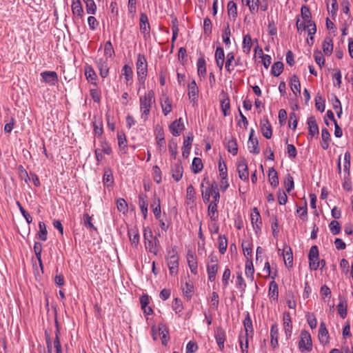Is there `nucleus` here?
Instances as JSON below:
<instances>
[{"label": "nucleus", "instance_id": "1", "mask_svg": "<svg viewBox=\"0 0 353 353\" xmlns=\"http://www.w3.org/2000/svg\"><path fill=\"white\" fill-rule=\"evenodd\" d=\"M155 105V94L152 90L146 92L143 95L139 97V110L141 119L146 121L150 117V111Z\"/></svg>", "mask_w": 353, "mask_h": 353}, {"label": "nucleus", "instance_id": "2", "mask_svg": "<svg viewBox=\"0 0 353 353\" xmlns=\"http://www.w3.org/2000/svg\"><path fill=\"white\" fill-rule=\"evenodd\" d=\"M137 75L139 84L145 88V82L148 74V62L144 54H138L136 62Z\"/></svg>", "mask_w": 353, "mask_h": 353}, {"label": "nucleus", "instance_id": "3", "mask_svg": "<svg viewBox=\"0 0 353 353\" xmlns=\"http://www.w3.org/2000/svg\"><path fill=\"white\" fill-rule=\"evenodd\" d=\"M167 264L170 270V274L173 275L176 274L179 268V256L177 252L172 249L168 253Z\"/></svg>", "mask_w": 353, "mask_h": 353}, {"label": "nucleus", "instance_id": "4", "mask_svg": "<svg viewBox=\"0 0 353 353\" xmlns=\"http://www.w3.org/2000/svg\"><path fill=\"white\" fill-rule=\"evenodd\" d=\"M299 348L301 352H310L312 350L311 336L307 331L301 333V339L299 342Z\"/></svg>", "mask_w": 353, "mask_h": 353}, {"label": "nucleus", "instance_id": "5", "mask_svg": "<svg viewBox=\"0 0 353 353\" xmlns=\"http://www.w3.org/2000/svg\"><path fill=\"white\" fill-rule=\"evenodd\" d=\"M301 16L305 22L307 23V32L308 34L314 35L316 32V27L315 23L310 19V12L305 6L301 8Z\"/></svg>", "mask_w": 353, "mask_h": 353}, {"label": "nucleus", "instance_id": "6", "mask_svg": "<svg viewBox=\"0 0 353 353\" xmlns=\"http://www.w3.org/2000/svg\"><path fill=\"white\" fill-rule=\"evenodd\" d=\"M59 331L57 330L55 333V339L53 342H52L50 336L46 333V346L48 349V353H52V345L55 349L56 353H62L61 345L59 339Z\"/></svg>", "mask_w": 353, "mask_h": 353}, {"label": "nucleus", "instance_id": "7", "mask_svg": "<svg viewBox=\"0 0 353 353\" xmlns=\"http://www.w3.org/2000/svg\"><path fill=\"white\" fill-rule=\"evenodd\" d=\"M139 28L140 32L143 34V38L147 39L150 37V25L149 23L148 17L144 12L140 14L139 17Z\"/></svg>", "mask_w": 353, "mask_h": 353}, {"label": "nucleus", "instance_id": "8", "mask_svg": "<svg viewBox=\"0 0 353 353\" xmlns=\"http://www.w3.org/2000/svg\"><path fill=\"white\" fill-rule=\"evenodd\" d=\"M40 75L43 81L51 86L55 85L59 81L58 74L54 71H43Z\"/></svg>", "mask_w": 353, "mask_h": 353}, {"label": "nucleus", "instance_id": "9", "mask_svg": "<svg viewBox=\"0 0 353 353\" xmlns=\"http://www.w3.org/2000/svg\"><path fill=\"white\" fill-rule=\"evenodd\" d=\"M260 129H261V133L264 137H265L266 139H268L272 137V126L266 117H265L262 119H261Z\"/></svg>", "mask_w": 353, "mask_h": 353}, {"label": "nucleus", "instance_id": "10", "mask_svg": "<svg viewBox=\"0 0 353 353\" xmlns=\"http://www.w3.org/2000/svg\"><path fill=\"white\" fill-rule=\"evenodd\" d=\"M251 222L256 233L261 230L262 221L259 211L256 208H254L251 213Z\"/></svg>", "mask_w": 353, "mask_h": 353}, {"label": "nucleus", "instance_id": "11", "mask_svg": "<svg viewBox=\"0 0 353 353\" xmlns=\"http://www.w3.org/2000/svg\"><path fill=\"white\" fill-rule=\"evenodd\" d=\"M108 59H104L103 58H99L96 59V64L99 70L100 76L102 78H105L109 74V67L108 64Z\"/></svg>", "mask_w": 353, "mask_h": 353}, {"label": "nucleus", "instance_id": "12", "mask_svg": "<svg viewBox=\"0 0 353 353\" xmlns=\"http://www.w3.org/2000/svg\"><path fill=\"white\" fill-rule=\"evenodd\" d=\"M237 171L239 178L244 181H248L249 179V172L246 161L243 159L239 162L237 165Z\"/></svg>", "mask_w": 353, "mask_h": 353}, {"label": "nucleus", "instance_id": "13", "mask_svg": "<svg viewBox=\"0 0 353 353\" xmlns=\"http://www.w3.org/2000/svg\"><path fill=\"white\" fill-rule=\"evenodd\" d=\"M214 337L220 350L223 351L224 349V343L226 337L225 332L223 327H219L215 330Z\"/></svg>", "mask_w": 353, "mask_h": 353}, {"label": "nucleus", "instance_id": "14", "mask_svg": "<svg viewBox=\"0 0 353 353\" xmlns=\"http://www.w3.org/2000/svg\"><path fill=\"white\" fill-rule=\"evenodd\" d=\"M308 134L313 137H318L319 130L314 117L311 116L307 119Z\"/></svg>", "mask_w": 353, "mask_h": 353}, {"label": "nucleus", "instance_id": "15", "mask_svg": "<svg viewBox=\"0 0 353 353\" xmlns=\"http://www.w3.org/2000/svg\"><path fill=\"white\" fill-rule=\"evenodd\" d=\"M145 250L153 254L154 255H157L159 251V241L157 236H155V239L152 240H150L144 242Z\"/></svg>", "mask_w": 353, "mask_h": 353}, {"label": "nucleus", "instance_id": "16", "mask_svg": "<svg viewBox=\"0 0 353 353\" xmlns=\"http://www.w3.org/2000/svg\"><path fill=\"white\" fill-rule=\"evenodd\" d=\"M139 206L144 219H146L148 216V196L145 194L141 193L139 195Z\"/></svg>", "mask_w": 353, "mask_h": 353}, {"label": "nucleus", "instance_id": "17", "mask_svg": "<svg viewBox=\"0 0 353 353\" xmlns=\"http://www.w3.org/2000/svg\"><path fill=\"white\" fill-rule=\"evenodd\" d=\"M183 129L184 125L181 118L173 121L170 125V130L175 137L179 136Z\"/></svg>", "mask_w": 353, "mask_h": 353}, {"label": "nucleus", "instance_id": "18", "mask_svg": "<svg viewBox=\"0 0 353 353\" xmlns=\"http://www.w3.org/2000/svg\"><path fill=\"white\" fill-rule=\"evenodd\" d=\"M193 141V135L190 134L184 139L183 148H182V155L184 158H188L190 154L191 145Z\"/></svg>", "mask_w": 353, "mask_h": 353}, {"label": "nucleus", "instance_id": "19", "mask_svg": "<svg viewBox=\"0 0 353 353\" xmlns=\"http://www.w3.org/2000/svg\"><path fill=\"white\" fill-rule=\"evenodd\" d=\"M198 93L199 88L196 85V81L194 80H192L188 84V97L192 102L194 103L196 101L198 97Z\"/></svg>", "mask_w": 353, "mask_h": 353}, {"label": "nucleus", "instance_id": "20", "mask_svg": "<svg viewBox=\"0 0 353 353\" xmlns=\"http://www.w3.org/2000/svg\"><path fill=\"white\" fill-rule=\"evenodd\" d=\"M181 289L185 297L190 300L194 293V285L190 281H185V283H181Z\"/></svg>", "mask_w": 353, "mask_h": 353}, {"label": "nucleus", "instance_id": "21", "mask_svg": "<svg viewBox=\"0 0 353 353\" xmlns=\"http://www.w3.org/2000/svg\"><path fill=\"white\" fill-rule=\"evenodd\" d=\"M183 168L180 163H175L172 168V176L176 181H179L183 176Z\"/></svg>", "mask_w": 353, "mask_h": 353}, {"label": "nucleus", "instance_id": "22", "mask_svg": "<svg viewBox=\"0 0 353 353\" xmlns=\"http://www.w3.org/2000/svg\"><path fill=\"white\" fill-rule=\"evenodd\" d=\"M150 207L152 210L155 218L157 219H159V218H161V216L160 199L158 197H154L152 203L150 205Z\"/></svg>", "mask_w": 353, "mask_h": 353}, {"label": "nucleus", "instance_id": "23", "mask_svg": "<svg viewBox=\"0 0 353 353\" xmlns=\"http://www.w3.org/2000/svg\"><path fill=\"white\" fill-rule=\"evenodd\" d=\"M214 188H216V183H213L206 187L204 190H202L201 194L204 203H209L210 196L212 195Z\"/></svg>", "mask_w": 353, "mask_h": 353}, {"label": "nucleus", "instance_id": "24", "mask_svg": "<svg viewBox=\"0 0 353 353\" xmlns=\"http://www.w3.org/2000/svg\"><path fill=\"white\" fill-rule=\"evenodd\" d=\"M319 338L321 343H327L329 339L328 331L326 328L325 324L321 322L319 327Z\"/></svg>", "mask_w": 353, "mask_h": 353}, {"label": "nucleus", "instance_id": "25", "mask_svg": "<svg viewBox=\"0 0 353 353\" xmlns=\"http://www.w3.org/2000/svg\"><path fill=\"white\" fill-rule=\"evenodd\" d=\"M268 294L271 301H277L279 296L278 285L274 281L270 283Z\"/></svg>", "mask_w": 353, "mask_h": 353}, {"label": "nucleus", "instance_id": "26", "mask_svg": "<svg viewBox=\"0 0 353 353\" xmlns=\"http://www.w3.org/2000/svg\"><path fill=\"white\" fill-rule=\"evenodd\" d=\"M243 323L245 328V333L243 334V335L252 336V334L253 333V327L252 322L250 314L248 312H247Z\"/></svg>", "mask_w": 353, "mask_h": 353}, {"label": "nucleus", "instance_id": "27", "mask_svg": "<svg viewBox=\"0 0 353 353\" xmlns=\"http://www.w3.org/2000/svg\"><path fill=\"white\" fill-rule=\"evenodd\" d=\"M321 146L323 150H327L329 148L330 141V134L327 128H323L321 130Z\"/></svg>", "mask_w": 353, "mask_h": 353}, {"label": "nucleus", "instance_id": "28", "mask_svg": "<svg viewBox=\"0 0 353 353\" xmlns=\"http://www.w3.org/2000/svg\"><path fill=\"white\" fill-rule=\"evenodd\" d=\"M122 74L124 76L127 84L132 83L133 79V70L129 65H124L121 70Z\"/></svg>", "mask_w": 353, "mask_h": 353}, {"label": "nucleus", "instance_id": "29", "mask_svg": "<svg viewBox=\"0 0 353 353\" xmlns=\"http://www.w3.org/2000/svg\"><path fill=\"white\" fill-rule=\"evenodd\" d=\"M187 261L188 263V266L190 268V270L192 274L194 275L197 274L198 270H197V261L196 257L192 254H188L187 256Z\"/></svg>", "mask_w": 353, "mask_h": 353}, {"label": "nucleus", "instance_id": "30", "mask_svg": "<svg viewBox=\"0 0 353 353\" xmlns=\"http://www.w3.org/2000/svg\"><path fill=\"white\" fill-rule=\"evenodd\" d=\"M271 345L273 348L278 346L279 329L276 324H273L270 330Z\"/></svg>", "mask_w": 353, "mask_h": 353}, {"label": "nucleus", "instance_id": "31", "mask_svg": "<svg viewBox=\"0 0 353 353\" xmlns=\"http://www.w3.org/2000/svg\"><path fill=\"white\" fill-rule=\"evenodd\" d=\"M245 273L248 279L251 281L254 280V269L252 259H247L245 262Z\"/></svg>", "mask_w": 353, "mask_h": 353}, {"label": "nucleus", "instance_id": "32", "mask_svg": "<svg viewBox=\"0 0 353 353\" xmlns=\"http://www.w3.org/2000/svg\"><path fill=\"white\" fill-rule=\"evenodd\" d=\"M219 270V265L207 264V273L208 280L213 282L216 279V275Z\"/></svg>", "mask_w": 353, "mask_h": 353}, {"label": "nucleus", "instance_id": "33", "mask_svg": "<svg viewBox=\"0 0 353 353\" xmlns=\"http://www.w3.org/2000/svg\"><path fill=\"white\" fill-rule=\"evenodd\" d=\"M221 108L223 112V114L225 117L230 114V99L229 97L225 94H223V98L221 99Z\"/></svg>", "mask_w": 353, "mask_h": 353}, {"label": "nucleus", "instance_id": "34", "mask_svg": "<svg viewBox=\"0 0 353 353\" xmlns=\"http://www.w3.org/2000/svg\"><path fill=\"white\" fill-rule=\"evenodd\" d=\"M290 81H291V83H290L291 90L293 92V93L296 96H297L298 94H301V84H300L298 77L294 75L293 77H292Z\"/></svg>", "mask_w": 353, "mask_h": 353}, {"label": "nucleus", "instance_id": "35", "mask_svg": "<svg viewBox=\"0 0 353 353\" xmlns=\"http://www.w3.org/2000/svg\"><path fill=\"white\" fill-rule=\"evenodd\" d=\"M117 139H118V145L120 150L123 153H126L127 152V140L126 137L123 132H118L117 134Z\"/></svg>", "mask_w": 353, "mask_h": 353}, {"label": "nucleus", "instance_id": "36", "mask_svg": "<svg viewBox=\"0 0 353 353\" xmlns=\"http://www.w3.org/2000/svg\"><path fill=\"white\" fill-rule=\"evenodd\" d=\"M252 46V38L250 34H246L243 37L242 48L243 52L245 54L250 52Z\"/></svg>", "mask_w": 353, "mask_h": 353}, {"label": "nucleus", "instance_id": "37", "mask_svg": "<svg viewBox=\"0 0 353 353\" xmlns=\"http://www.w3.org/2000/svg\"><path fill=\"white\" fill-rule=\"evenodd\" d=\"M248 148L250 152L258 154L260 152V148L259 147V141L257 138L254 139H248Z\"/></svg>", "mask_w": 353, "mask_h": 353}, {"label": "nucleus", "instance_id": "38", "mask_svg": "<svg viewBox=\"0 0 353 353\" xmlns=\"http://www.w3.org/2000/svg\"><path fill=\"white\" fill-rule=\"evenodd\" d=\"M250 336L240 334L239 336V345L240 348L241 350V353H248V347H249V343H248V337Z\"/></svg>", "mask_w": 353, "mask_h": 353}, {"label": "nucleus", "instance_id": "39", "mask_svg": "<svg viewBox=\"0 0 353 353\" xmlns=\"http://www.w3.org/2000/svg\"><path fill=\"white\" fill-rule=\"evenodd\" d=\"M225 147L228 151L232 155H236L238 152V147L236 141L234 139H229L225 143Z\"/></svg>", "mask_w": 353, "mask_h": 353}, {"label": "nucleus", "instance_id": "40", "mask_svg": "<svg viewBox=\"0 0 353 353\" xmlns=\"http://www.w3.org/2000/svg\"><path fill=\"white\" fill-rule=\"evenodd\" d=\"M217 204L218 203H215V202H210L208 205V216L212 221H216L218 219Z\"/></svg>", "mask_w": 353, "mask_h": 353}, {"label": "nucleus", "instance_id": "41", "mask_svg": "<svg viewBox=\"0 0 353 353\" xmlns=\"http://www.w3.org/2000/svg\"><path fill=\"white\" fill-rule=\"evenodd\" d=\"M235 60L234 53L233 52H228L226 56V61L225 68L228 72H231L234 70L233 61Z\"/></svg>", "mask_w": 353, "mask_h": 353}, {"label": "nucleus", "instance_id": "42", "mask_svg": "<svg viewBox=\"0 0 353 353\" xmlns=\"http://www.w3.org/2000/svg\"><path fill=\"white\" fill-rule=\"evenodd\" d=\"M159 336H161L162 344L165 345L168 339V331L165 325L159 324L158 327Z\"/></svg>", "mask_w": 353, "mask_h": 353}, {"label": "nucleus", "instance_id": "43", "mask_svg": "<svg viewBox=\"0 0 353 353\" xmlns=\"http://www.w3.org/2000/svg\"><path fill=\"white\" fill-rule=\"evenodd\" d=\"M242 249L244 256L247 259H251L252 254V245L249 241H243L242 243Z\"/></svg>", "mask_w": 353, "mask_h": 353}, {"label": "nucleus", "instance_id": "44", "mask_svg": "<svg viewBox=\"0 0 353 353\" xmlns=\"http://www.w3.org/2000/svg\"><path fill=\"white\" fill-rule=\"evenodd\" d=\"M72 11L74 15H76L77 17H82L83 10L81 1L79 0L72 1Z\"/></svg>", "mask_w": 353, "mask_h": 353}, {"label": "nucleus", "instance_id": "45", "mask_svg": "<svg viewBox=\"0 0 353 353\" xmlns=\"http://www.w3.org/2000/svg\"><path fill=\"white\" fill-rule=\"evenodd\" d=\"M103 181L104 185L109 187L111 186L114 182L113 175L111 170L107 169L105 170L103 176Z\"/></svg>", "mask_w": 353, "mask_h": 353}, {"label": "nucleus", "instance_id": "46", "mask_svg": "<svg viewBox=\"0 0 353 353\" xmlns=\"http://www.w3.org/2000/svg\"><path fill=\"white\" fill-rule=\"evenodd\" d=\"M231 30L229 23H227L226 27L223 31L222 39L223 43L226 46L229 47L231 44L230 41Z\"/></svg>", "mask_w": 353, "mask_h": 353}, {"label": "nucleus", "instance_id": "47", "mask_svg": "<svg viewBox=\"0 0 353 353\" xmlns=\"http://www.w3.org/2000/svg\"><path fill=\"white\" fill-rule=\"evenodd\" d=\"M268 178L271 185L276 187L279 184L277 172L273 168L269 169Z\"/></svg>", "mask_w": 353, "mask_h": 353}, {"label": "nucleus", "instance_id": "48", "mask_svg": "<svg viewBox=\"0 0 353 353\" xmlns=\"http://www.w3.org/2000/svg\"><path fill=\"white\" fill-rule=\"evenodd\" d=\"M39 230L38 232L39 238L41 241H46L47 240L48 231H47L46 225L45 223L40 221L39 223Z\"/></svg>", "mask_w": 353, "mask_h": 353}, {"label": "nucleus", "instance_id": "49", "mask_svg": "<svg viewBox=\"0 0 353 353\" xmlns=\"http://www.w3.org/2000/svg\"><path fill=\"white\" fill-rule=\"evenodd\" d=\"M114 55V50L110 41L105 42L104 45V56L106 59L112 58Z\"/></svg>", "mask_w": 353, "mask_h": 353}, {"label": "nucleus", "instance_id": "50", "mask_svg": "<svg viewBox=\"0 0 353 353\" xmlns=\"http://www.w3.org/2000/svg\"><path fill=\"white\" fill-rule=\"evenodd\" d=\"M203 169L202 161L199 157H194L192 160V170L195 174L199 173Z\"/></svg>", "mask_w": 353, "mask_h": 353}, {"label": "nucleus", "instance_id": "51", "mask_svg": "<svg viewBox=\"0 0 353 353\" xmlns=\"http://www.w3.org/2000/svg\"><path fill=\"white\" fill-rule=\"evenodd\" d=\"M219 250L221 254H223L228 247V240L225 235H220L219 236Z\"/></svg>", "mask_w": 353, "mask_h": 353}, {"label": "nucleus", "instance_id": "52", "mask_svg": "<svg viewBox=\"0 0 353 353\" xmlns=\"http://www.w3.org/2000/svg\"><path fill=\"white\" fill-rule=\"evenodd\" d=\"M323 50L325 54H331L333 50V43L331 39H325L323 43Z\"/></svg>", "mask_w": 353, "mask_h": 353}, {"label": "nucleus", "instance_id": "53", "mask_svg": "<svg viewBox=\"0 0 353 353\" xmlns=\"http://www.w3.org/2000/svg\"><path fill=\"white\" fill-rule=\"evenodd\" d=\"M85 3V9L88 14H94L97 11V6L94 0H83Z\"/></svg>", "mask_w": 353, "mask_h": 353}, {"label": "nucleus", "instance_id": "54", "mask_svg": "<svg viewBox=\"0 0 353 353\" xmlns=\"http://www.w3.org/2000/svg\"><path fill=\"white\" fill-rule=\"evenodd\" d=\"M197 72L199 76H204L206 73L205 61L203 58H199L196 63Z\"/></svg>", "mask_w": 353, "mask_h": 353}, {"label": "nucleus", "instance_id": "55", "mask_svg": "<svg viewBox=\"0 0 353 353\" xmlns=\"http://www.w3.org/2000/svg\"><path fill=\"white\" fill-rule=\"evenodd\" d=\"M228 12L230 17H232L234 20L237 15V8L236 3L230 1L228 3Z\"/></svg>", "mask_w": 353, "mask_h": 353}, {"label": "nucleus", "instance_id": "56", "mask_svg": "<svg viewBox=\"0 0 353 353\" xmlns=\"http://www.w3.org/2000/svg\"><path fill=\"white\" fill-rule=\"evenodd\" d=\"M117 208L120 212L125 214L128 212V204L124 199L119 198L117 201Z\"/></svg>", "mask_w": 353, "mask_h": 353}, {"label": "nucleus", "instance_id": "57", "mask_svg": "<svg viewBox=\"0 0 353 353\" xmlns=\"http://www.w3.org/2000/svg\"><path fill=\"white\" fill-rule=\"evenodd\" d=\"M283 69V63H281L280 61H277V62L274 63L273 64V65L272 66L271 72L274 76L277 77L282 72Z\"/></svg>", "mask_w": 353, "mask_h": 353}, {"label": "nucleus", "instance_id": "58", "mask_svg": "<svg viewBox=\"0 0 353 353\" xmlns=\"http://www.w3.org/2000/svg\"><path fill=\"white\" fill-rule=\"evenodd\" d=\"M212 21L211 20L206 17L203 20V32L206 36H210L212 33Z\"/></svg>", "mask_w": 353, "mask_h": 353}, {"label": "nucleus", "instance_id": "59", "mask_svg": "<svg viewBox=\"0 0 353 353\" xmlns=\"http://www.w3.org/2000/svg\"><path fill=\"white\" fill-rule=\"evenodd\" d=\"M350 159H351V154L350 152H346L344 154V163H343V170L344 172H347V174H350Z\"/></svg>", "mask_w": 353, "mask_h": 353}, {"label": "nucleus", "instance_id": "60", "mask_svg": "<svg viewBox=\"0 0 353 353\" xmlns=\"http://www.w3.org/2000/svg\"><path fill=\"white\" fill-rule=\"evenodd\" d=\"M329 228L334 235L339 234L341 232V225L337 221H332L329 224Z\"/></svg>", "mask_w": 353, "mask_h": 353}, {"label": "nucleus", "instance_id": "61", "mask_svg": "<svg viewBox=\"0 0 353 353\" xmlns=\"http://www.w3.org/2000/svg\"><path fill=\"white\" fill-rule=\"evenodd\" d=\"M339 314L341 318L345 319L347 316V305L345 302L340 301L337 305Z\"/></svg>", "mask_w": 353, "mask_h": 353}, {"label": "nucleus", "instance_id": "62", "mask_svg": "<svg viewBox=\"0 0 353 353\" xmlns=\"http://www.w3.org/2000/svg\"><path fill=\"white\" fill-rule=\"evenodd\" d=\"M161 108L165 116H167L172 111V104L168 98H166L161 103Z\"/></svg>", "mask_w": 353, "mask_h": 353}, {"label": "nucleus", "instance_id": "63", "mask_svg": "<svg viewBox=\"0 0 353 353\" xmlns=\"http://www.w3.org/2000/svg\"><path fill=\"white\" fill-rule=\"evenodd\" d=\"M90 96L95 103H99L101 101V90L97 88H92L90 90Z\"/></svg>", "mask_w": 353, "mask_h": 353}, {"label": "nucleus", "instance_id": "64", "mask_svg": "<svg viewBox=\"0 0 353 353\" xmlns=\"http://www.w3.org/2000/svg\"><path fill=\"white\" fill-rule=\"evenodd\" d=\"M169 151L172 159H175L177 155V143L172 140L168 145Z\"/></svg>", "mask_w": 353, "mask_h": 353}]
</instances>
